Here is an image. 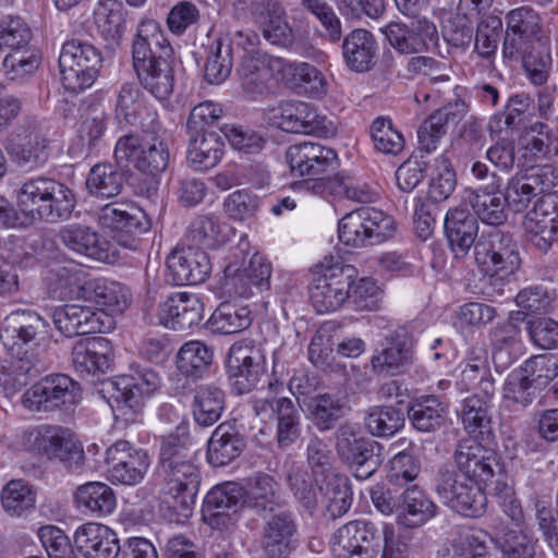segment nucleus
Wrapping results in <instances>:
<instances>
[{
	"instance_id": "nucleus-62",
	"label": "nucleus",
	"mask_w": 558,
	"mask_h": 558,
	"mask_svg": "<svg viewBox=\"0 0 558 558\" xmlns=\"http://www.w3.org/2000/svg\"><path fill=\"white\" fill-rule=\"evenodd\" d=\"M314 476L305 468L298 465H292L286 474V483L292 496L311 514L318 505L319 487Z\"/></svg>"
},
{
	"instance_id": "nucleus-4",
	"label": "nucleus",
	"mask_w": 558,
	"mask_h": 558,
	"mask_svg": "<svg viewBox=\"0 0 558 558\" xmlns=\"http://www.w3.org/2000/svg\"><path fill=\"white\" fill-rule=\"evenodd\" d=\"M111 386L116 420L135 424L143 421L145 403L159 390L161 377L151 367L131 364L130 373L118 376Z\"/></svg>"
},
{
	"instance_id": "nucleus-15",
	"label": "nucleus",
	"mask_w": 558,
	"mask_h": 558,
	"mask_svg": "<svg viewBox=\"0 0 558 558\" xmlns=\"http://www.w3.org/2000/svg\"><path fill=\"white\" fill-rule=\"evenodd\" d=\"M356 270L351 265L316 267L308 286L310 300L318 313H328L347 305L349 288L354 283Z\"/></svg>"
},
{
	"instance_id": "nucleus-51",
	"label": "nucleus",
	"mask_w": 558,
	"mask_h": 558,
	"mask_svg": "<svg viewBox=\"0 0 558 558\" xmlns=\"http://www.w3.org/2000/svg\"><path fill=\"white\" fill-rule=\"evenodd\" d=\"M94 23L106 48L114 50L121 45L126 22L120 4L99 1L94 11Z\"/></svg>"
},
{
	"instance_id": "nucleus-10",
	"label": "nucleus",
	"mask_w": 558,
	"mask_h": 558,
	"mask_svg": "<svg viewBox=\"0 0 558 558\" xmlns=\"http://www.w3.org/2000/svg\"><path fill=\"white\" fill-rule=\"evenodd\" d=\"M471 173L483 185L466 189L463 193L464 204L472 208L477 221L494 227L504 225L508 219V205L502 197L500 175L480 160L472 163Z\"/></svg>"
},
{
	"instance_id": "nucleus-59",
	"label": "nucleus",
	"mask_w": 558,
	"mask_h": 558,
	"mask_svg": "<svg viewBox=\"0 0 558 558\" xmlns=\"http://www.w3.org/2000/svg\"><path fill=\"white\" fill-rule=\"evenodd\" d=\"M158 134H150V140L142 142V151L136 158L135 169L142 174L161 178L170 163V150L168 143Z\"/></svg>"
},
{
	"instance_id": "nucleus-45",
	"label": "nucleus",
	"mask_w": 558,
	"mask_h": 558,
	"mask_svg": "<svg viewBox=\"0 0 558 558\" xmlns=\"http://www.w3.org/2000/svg\"><path fill=\"white\" fill-rule=\"evenodd\" d=\"M341 49L344 63L351 71L363 73L375 64L377 43L374 35L364 28L350 32L344 37Z\"/></svg>"
},
{
	"instance_id": "nucleus-40",
	"label": "nucleus",
	"mask_w": 558,
	"mask_h": 558,
	"mask_svg": "<svg viewBox=\"0 0 558 558\" xmlns=\"http://www.w3.org/2000/svg\"><path fill=\"white\" fill-rule=\"evenodd\" d=\"M404 410L411 426L426 434L439 430L445 426L448 416V404L435 395L411 398Z\"/></svg>"
},
{
	"instance_id": "nucleus-30",
	"label": "nucleus",
	"mask_w": 558,
	"mask_h": 558,
	"mask_svg": "<svg viewBox=\"0 0 558 558\" xmlns=\"http://www.w3.org/2000/svg\"><path fill=\"white\" fill-rule=\"evenodd\" d=\"M339 546L344 554L335 553L336 558H349L353 555L377 557L384 542V526L379 529L371 521L355 520L338 530ZM333 551H337L333 548Z\"/></svg>"
},
{
	"instance_id": "nucleus-60",
	"label": "nucleus",
	"mask_w": 558,
	"mask_h": 558,
	"mask_svg": "<svg viewBox=\"0 0 558 558\" xmlns=\"http://www.w3.org/2000/svg\"><path fill=\"white\" fill-rule=\"evenodd\" d=\"M233 48L219 36L206 48L205 78L210 84L225 82L233 68Z\"/></svg>"
},
{
	"instance_id": "nucleus-37",
	"label": "nucleus",
	"mask_w": 558,
	"mask_h": 558,
	"mask_svg": "<svg viewBox=\"0 0 558 558\" xmlns=\"http://www.w3.org/2000/svg\"><path fill=\"white\" fill-rule=\"evenodd\" d=\"M492 360L497 373L502 374L523 354L521 326L512 322H499L488 332Z\"/></svg>"
},
{
	"instance_id": "nucleus-12",
	"label": "nucleus",
	"mask_w": 558,
	"mask_h": 558,
	"mask_svg": "<svg viewBox=\"0 0 558 558\" xmlns=\"http://www.w3.org/2000/svg\"><path fill=\"white\" fill-rule=\"evenodd\" d=\"M82 399L81 385L66 374H50L22 396L23 405L35 412L70 414Z\"/></svg>"
},
{
	"instance_id": "nucleus-63",
	"label": "nucleus",
	"mask_w": 558,
	"mask_h": 558,
	"mask_svg": "<svg viewBox=\"0 0 558 558\" xmlns=\"http://www.w3.org/2000/svg\"><path fill=\"white\" fill-rule=\"evenodd\" d=\"M418 451L415 444L408 441V446L391 458L387 473L389 484L402 487L418 476L421 472Z\"/></svg>"
},
{
	"instance_id": "nucleus-42",
	"label": "nucleus",
	"mask_w": 558,
	"mask_h": 558,
	"mask_svg": "<svg viewBox=\"0 0 558 558\" xmlns=\"http://www.w3.org/2000/svg\"><path fill=\"white\" fill-rule=\"evenodd\" d=\"M534 99L530 94L521 92L511 94L501 109L495 111L488 119L487 130L490 137L506 131H518L534 113Z\"/></svg>"
},
{
	"instance_id": "nucleus-64",
	"label": "nucleus",
	"mask_w": 558,
	"mask_h": 558,
	"mask_svg": "<svg viewBox=\"0 0 558 558\" xmlns=\"http://www.w3.org/2000/svg\"><path fill=\"white\" fill-rule=\"evenodd\" d=\"M49 288L54 296L82 300L85 272L76 265L58 266L50 271Z\"/></svg>"
},
{
	"instance_id": "nucleus-48",
	"label": "nucleus",
	"mask_w": 558,
	"mask_h": 558,
	"mask_svg": "<svg viewBox=\"0 0 558 558\" xmlns=\"http://www.w3.org/2000/svg\"><path fill=\"white\" fill-rule=\"evenodd\" d=\"M252 324V312L247 305L236 302H221L205 324L214 335H234Z\"/></svg>"
},
{
	"instance_id": "nucleus-9",
	"label": "nucleus",
	"mask_w": 558,
	"mask_h": 558,
	"mask_svg": "<svg viewBox=\"0 0 558 558\" xmlns=\"http://www.w3.org/2000/svg\"><path fill=\"white\" fill-rule=\"evenodd\" d=\"M25 446L34 454L60 462L68 471L77 472L85 464V453L75 434L61 425H40L26 436Z\"/></svg>"
},
{
	"instance_id": "nucleus-7",
	"label": "nucleus",
	"mask_w": 558,
	"mask_h": 558,
	"mask_svg": "<svg viewBox=\"0 0 558 558\" xmlns=\"http://www.w3.org/2000/svg\"><path fill=\"white\" fill-rule=\"evenodd\" d=\"M104 57L95 45L73 37L63 43L59 68L63 87L78 94L93 86L100 74Z\"/></svg>"
},
{
	"instance_id": "nucleus-47",
	"label": "nucleus",
	"mask_w": 558,
	"mask_h": 558,
	"mask_svg": "<svg viewBox=\"0 0 558 558\" xmlns=\"http://www.w3.org/2000/svg\"><path fill=\"white\" fill-rule=\"evenodd\" d=\"M225 154L223 136L219 133L189 135L186 163L195 171H207L216 167Z\"/></svg>"
},
{
	"instance_id": "nucleus-26",
	"label": "nucleus",
	"mask_w": 558,
	"mask_h": 558,
	"mask_svg": "<svg viewBox=\"0 0 558 558\" xmlns=\"http://www.w3.org/2000/svg\"><path fill=\"white\" fill-rule=\"evenodd\" d=\"M244 511L262 519L284 506L280 483L266 472H254L241 485Z\"/></svg>"
},
{
	"instance_id": "nucleus-5",
	"label": "nucleus",
	"mask_w": 558,
	"mask_h": 558,
	"mask_svg": "<svg viewBox=\"0 0 558 558\" xmlns=\"http://www.w3.org/2000/svg\"><path fill=\"white\" fill-rule=\"evenodd\" d=\"M537 541L522 531L509 530L493 537L483 530L460 533L450 542L457 558H484L500 553L504 558H534Z\"/></svg>"
},
{
	"instance_id": "nucleus-57",
	"label": "nucleus",
	"mask_w": 558,
	"mask_h": 558,
	"mask_svg": "<svg viewBox=\"0 0 558 558\" xmlns=\"http://www.w3.org/2000/svg\"><path fill=\"white\" fill-rule=\"evenodd\" d=\"M490 408V404L480 399L478 393H473L461 400L457 412L469 436H482L484 433H494Z\"/></svg>"
},
{
	"instance_id": "nucleus-39",
	"label": "nucleus",
	"mask_w": 558,
	"mask_h": 558,
	"mask_svg": "<svg viewBox=\"0 0 558 558\" xmlns=\"http://www.w3.org/2000/svg\"><path fill=\"white\" fill-rule=\"evenodd\" d=\"M82 300L94 303L104 313H123L130 304V291L122 283L104 278H87L82 289Z\"/></svg>"
},
{
	"instance_id": "nucleus-53",
	"label": "nucleus",
	"mask_w": 558,
	"mask_h": 558,
	"mask_svg": "<svg viewBox=\"0 0 558 558\" xmlns=\"http://www.w3.org/2000/svg\"><path fill=\"white\" fill-rule=\"evenodd\" d=\"M276 446L286 451L295 445L302 435L301 413L290 398L280 397L276 404Z\"/></svg>"
},
{
	"instance_id": "nucleus-25",
	"label": "nucleus",
	"mask_w": 558,
	"mask_h": 558,
	"mask_svg": "<svg viewBox=\"0 0 558 558\" xmlns=\"http://www.w3.org/2000/svg\"><path fill=\"white\" fill-rule=\"evenodd\" d=\"M556 175L551 166L532 168L525 173H515L506 183L502 197L514 213L525 210L531 202L555 186Z\"/></svg>"
},
{
	"instance_id": "nucleus-17",
	"label": "nucleus",
	"mask_w": 558,
	"mask_h": 558,
	"mask_svg": "<svg viewBox=\"0 0 558 558\" xmlns=\"http://www.w3.org/2000/svg\"><path fill=\"white\" fill-rule=\"evenodd\" d=\"M506 25L502 40V57L512 60L527 49L542 45L544 38L543 17L530 5L508 11L502 19Z\"/></svg>"
},
{
	"instance_id": "nucleus-61",
	"label": "nucleus",
	"mask_w": 558,
	"mask_h": 558,
	"mask_svg": "<svg viewBox=\"0 0 558 558\" xmlns=\"http://www.w3.org/2000/svg\"><path fill=\"white\" fill-rule=\"evenodd\" d=\"M325 486L319 490L327 500L325 517L336 520L344 515L352 505V490L349 478L340 474H330L325 477Z\"/></svg>"
},
{
	"instance_id": "nucleus-8",
	"label": "nucleus",
	"mask_w": 558,
	"mask_h": 558,
	"mask_svg": "<svg viewBox=\"0 0 558 558\" xmlns=\"http://www.w3.org/2000/svg\"><path fill=\"white\" fill-rule=\"evenodd\" d=\"M396 229L392 216L381 209L363 206L339 220L338 238L347 246L367 247L391 239Z\"/></svg>"
},
{
	"instance_id": "nucleus-52",
	"label": "nucleus",
	"mask_w": 558,
	"mask_h": 558,
	"mask_svg": "<svg viewBox=\"0 0 558 558\" xmlns=\"http://www.w3.org/2000/svg\"><path fill=\"white\" fill-rule=\"evenodd\" d=\"M51 177L38 175L25 180L16 195V205L32 221L43 220L47 211V194Z\"/></svg>"
},
{
	"instance_id": "nucleus-31",
	"label": "nucleus",
	"mask_w": 558,
	"mask_h": 558,
	"mask_svg": "<svg viewBox=\"0 0 558 558\" xmlns=\"http://www.w3.org/2000/svg\"><path fill=\"white\" fill-rule=\"evenodd\" d=\"M268 121L284 132L313 134L324 128L325 117L319 116L311 104L286 100L269 110Z\"/></svg>"
},
{
	"instance_id": "nucleus-22",
	"label": "nucleus",
	"mask_w": 558,
	"mask_h": 558,
	"mask_svg": "<svg viewBox=\"0 0 558 558\" xmlns=\"http://www.w3.org/2000/svg\"><path fill=\"white\" fill-rule=\"evenodd\" d=\"M286 159L293 175L308 180H322L339 167L337 151L316 142H302L289 146Z\"/></svg>"
},
{
	"instance_id": "nucleus-33",
	"label": "nucleus",
	"mask_w": 558,
	"mask_h": 558,
	"mask_svg": "<svg viewBox=\"0 0 558 558\" xmlns=\"http://www.w3.org/2000/svg\"><path fill=\"white\" fill-rule=\"evenodd\" d=\"M468 111V104L460 97L433 111L417 130L420 149L425 153L434 151L446 135L448 126L458 124Z\"/></svg>"
},
{
	"instance_id": "nucleus-56",
	"label": "nucleus",
	"mask_w": 558,
	"mask_h": 558,
	"mask_svg": "<svg viewBox=\"0 0 558 558\" xmlns=\"http://www.w3.org/2000/svg\"><path fill=\"white\" fill-rule=\"evenodd\" d=\"M124 174L110 162L92 167L86 178V189L92 196L111 198L118 196L124 185Z\"/></svg>"
},
{
	"instance_id": "nucleus-24",
	"label": "nucleus",
	"mask_w": 558,
	"mask_h": 558,
	"mask_svg": "<svg viewBox=\"0 0 558 558\" xmlns=\"http://www.w3.org/2000/svg\"><path fill=\"white\" fill-rule=\"evenodd\" d=\"M48 138L35 124L22 126L5 142L4 148L12 163L31 172L44 167L49 159Z\"/></svg>"
},
{
	"instance_id": "nucleus-49",
	"label": "nucleus",
	"mask_w": 558,
	"mask_h": 558,
	"mask_svg": "<svg viewBox=\"0 0 558 558\" xmlns=\"http://www.w3.org/2000/svg\"><path fill=\"white\" fill-rule=\"evenodd\" d=\"M535 378L522 371L520 365L508 374L501 391V405L509 411H523L531 407L537 397Z\"/></svg>"
},
{
	"instance_id": "nucleus-32",
	"label": "nucleus",
	"mask_w": 558,
	"mask_h": 558,
	"mask_svg": "<svg viewBox=\"0 0 558 558\" xmlns=\"http://www.w3.org/2000/svg\"><path fill=\"white\" fill-rule=\"evenodd\" d=\"M158 318L167 328L187 331L198 326L204 318V303L196 294L174 293L160 303Z\"/></svg>"
},
{
	"instance_id": "nucleus-35",
	"label": "nucleus",
	"mask_w": 558,
	"mask_h": 558,
	"mask_svg": "<svg viewBox=\"0 0 558 558\" xmlns=\"http://www.w3.org/2000/svg\"><path fill=\"white\" fill-rule=\"evenodd\" d=\"M72 547V558L78 555L84 558H118L121 550L116 533L105 525L94 523L76 530Z\"/></svg>"
},
{
	"instance_id": "nucleus-55",
	"label": "nucleus",
	"mask_w": 558,
	"mask_h": 558,
	"mask_svg": "<svg viewBox=\"0 0 558 558\" xmlns=\"http://www.w3.org/2000/svg\"><path fill=\"white\" fill-rule=\"evenodd\" d=\"M404 402L399 400L398 407L376 405L372 407L364 416V425L367 432L376 437H391L405 424V413L401 408Z\"/></svg>"
},
{
	"instance_id": "nucleus-34",
	"label": "nucleus",
	"mask_w": 558,
	"mask_h": 558,
	"mask_svg": "<svg viewBox=\"0 0 558 558\" xmlns=\"http://www.w3.org/2000/svg\"><path fill=\"white\" fill-rule=\"evenodd\" d=\"M72 365L82 375L107 373L113 361L111 341L105 337H86L74 342L72 347Z\"/></svg>"
},
{
	"instance_id": "nucleus-20",
	"label": "nucleus",
	"mask_w": 558,
	"mask_h": 558,
	"mask_svg": "<svg viewBox=\"0 0 558 558\" xmlns=\"http://www.w3.org/2000/svg\"><path fill=\"white\" fill-rule=\"evenodd\" d=\"M389 45L400 54L426 53L438 41L437 27L428 19L391 21L381 28Z\"/></svg>"
},
{
	"instance_id": "nucleus-50",
	"label": "nucleus",
	"mask_w": 558,
	"mask_h": 558,
	"mask_svg": "<svg viewBox=\"0 0 558 558\" xmlns=\"http://www.w3.org/2000/svg\"><path fill=\"white\" fill-rule=\"evenodd\" d=\"M192 415L199 427H210L217 423L226 408L225 391L215 385H201L195 389Z\"/></svg>"
},
{
	"instance_id": "nucleus-27",
	"label": "nucleus",
	"mask_w": 558,
	"mask_h": 558,
	"mask_svg": "<svg viewBox=\"0 0 558 558\" xmlns=\"http://www.w3.org/2000/svg\"><path fill=\"white\" fill-rule=\"evenodd\" d=\"M166 281L173 286H195L211 272L209 255L191 245L173 250L166 259Z\"/></svg>"
},
{
	"instance_id": "nucleus-44",
	"label": "nucleus",
	"mask_w": 558,
	"mask_h": 558,
	"mask_svg": "<svg viewBox=\"0 0 558 558\" xmlns=\"http://www.w3.org/2000/svg\"><path fill=\"white\" fill-rule=\"evenodd\" d=\"M282 59H268L266 54H242L238 73L243 89L250 94L262 95L269 92L272 70H281Z\"/></svg>"
},
{
	"instance_id": "nucleus-18",
	"label": "nucleus",
	"mask_w": 558,
	"mask_h": 558,
	"mask_svg": "<svg viewBox=\"0 0 558 558\" xmlns=\"http://www.w3.org/2000/svg\"><path fill=\"white\" fill-rule=\"evenodd\" d=\"M413 363V336L403 326L389 330L371 357L372 372L384 377L402 375Z\"/></svg>"
},
{
	"instance_id": "nucleus-46",
	"label": "nucleus",
	"mask_w": 558,
	"mask_h": 558,
	"mask_svg": "<svg viewBox=\"0 0 558 558\" xmlns=\"http://www.w3.org/2000/svg\"><path fill=\"white\" fill-rule=\"evenodd\" d=\"M401 509L397 523L408 529L424 525L437 513L436 504L417 485H412L401 493Z\"/></svg>"
},
{
	"instance_id": "nucleus-58",
	"label": "nucleus",
	"mask_w": 558,
	"mask_h": 558,
	"mask_svg": "<svg viewBox=\"0 0 558 558\" xmlns=\"http://www.w3.org/2000/svg\"><path fill=\"white\" fill-rule=\"evenodd\" d=\"M77 507L97 515L111 513L117 505L113 489L102 482H88L76 488Z\"/></svg>"
},
{
	"instance_id": "nucleus-16",
	"label": "nucleus",
	"mask_w": 558,
	"mask_h": 558,
	"mask_svg": "<svg viewBox=\"0 0 558 558\" xmlns=\"http://www.w3.org/2000/svg\"><path fill=\"white\" fill-rule=\"evenodd\" d=\"M462 477L453 468H439L435 477V490L453 511L470 518L485 512L486 494L482 486Z\"/></svg>"
},
{
	"instance_id": "nucleus-36",
	"label": "nucleus",
	"mask_w": 558,
	"mask_h": 558,
	"mask_svg": "<svg viewBox=\"0 0 558 558\" xmlns=\"http://www.w3.org/2000/svg\"><path fill=\"white\" fill-rule=\"evenodd\" d=\"M59 239L65 247L88 258L110 263L114 257L110 242L88 226H64L59 231Z\"/></svg>"
},
{
	"instance_id": "nucleus-21",
	"label": "nucleus",
	"mask_w": 558,
	"mask_h": 558,
	"mask_svg": "<svg viewBox=\"0 0 558 558\" xmlns=\"http://www.w3.org/2000/svg\"><path fill=\"white\" fill-rule=\"evenodd\" d=\"M105 462L112 484L135 486L144 480L150 459L146 450L120 439L107 448Z\"/></svg>"
},
{
	"instance_id": "nucleus-11",
	"label": "nucleus",
	"mask_w": 558,
	"mask_h": 558,
	"mask_svg": "<svg viewBox=\"0 0 558 558\" xmlns=\"http://www.w3.org/2000/svg\"><path fill=\"white\" fill-rule=\"evenodd\" d=\"M474 257L492 284L513 276L521 266L517 241L498 229L481 234L474 245Z\"/></svg>"
},
{
	"instance_id": "nucleus-6",
	"label": "nucleus",
	"mask_w": 558,
	"mask_h": 558,
	"mask_svg": "<svg viewBox=\"0 0 558 558\" xmlns=\"http://www.w3.org/2000/svg\"><path fill=\"white\" fill-rule=\"evenodd\" d=\"M457 472L475 484L487 485L494 477L505 478L504 463L495 433L460 439L453 452Z\"/></svg>"
},
{
	"instance_id": "nucleus-38",
	"label": "nucleus",
	"mask_w": 558,
	"mask_h": 558,
	"mask_svg": "<svg viewBox=\"0 0 558 558\" xmlns=\"http://www.w3.org/2000/svg\"><path fill=\"white\" fill-rule=\"evenodd\" d=\"M234 235V229L213 213L197 215L186 227L184 238L189 245L202 248L216 250Z\"/></svg>"
},
{
	"instance_id": "nucleus-43",
	"label": "nucleus",
	"mask_w": 558,
	"mask_h": 558,
	"mask_svg": "<svg viewBox=\"0 0 558 558\" xmlns=\"http://www.w3.org/2000/svg\"><path fill=\"white\" fill-rule=\"evenodd\" d=\"M51 317L56 328L69 338L101 331L102 323L89 306L65 304L57 307Z\"/></svg>"
},
{
	"instance_id": "nucleus-13",
	"label": "nucleus",
	"mask_w": 558,
	"mask_h": 558,
	"mask_svg": "<svg viewBox=\"0 0 558 558\" xmlns=\"http://www.w3.org/2000/svg\"><path fill=\"white\" fill-rule=\"evenodd\" d=\"M335 449L339 459L360 481L373 476L381 465L380 444L364 436L355 424L344 423L337 428Z\"/></svg>"
},
{
	"instance_id": "nucleus-41",
	"label": "nucleus",
	"mask_w": 558,
	"mask_h": 558,
	"mask_svg": "<svg viewBox=\"0 0 558 558\" xmlns=\"http://www.w3.org/2000/svg\"><path fill=\"white\" fill-rule=\"evenodd\" d=\"M444 232L454 255L463 257L476 243L478 222L468 208H450L445 216Z\"/></svg>"
},
{
	"instance_id": "nucleus-23",
	"label": "nucleus",
	"mask_w": 558,
	"mask_h": 558,
	"mask_svg": "<svg viewBox=\"0 0 558 558\" xmlns=\"http://www.w3.org/2000/svg\"><path fill=\"white\" fill-rule=\"evenodd\" d=\"M241 496V485L238 483L225 482L214 486L203 500L202 517L204 522L218 530L233 525L240 514L246 513Z\"/></svg>"
},
{
	"instance_id": "nucleus-29",
	"label": "nucleus",
	"mask_w": 558,
	"mask_h": 558,
	"mask_svg": "<svg viewBox=\"0 0 558 558\" xmlns=\"http://www.w3.org/2000/svg\"><path fill=\"white\" fill-rule=\"evenodd\" d=\"M247 447L245 427L238 420L220 423L211 433L206 449V460L214 468L229 465L242 456Z\"/></svg>"
},
{
	"instance_id": "nucleus-28",
	"label": "nucleus",
	"mask_w": 558,
	"mask_h": 558,
	"mask_svg": "<svg viewBox=\"0 0 558 558\" xmlns=\"http://www.w3.org/2000/svg\"><path fill=\"white\" fill-rule=\"evenodd\" d=\"M227 376L233 393L251 392L265 374V360L259 350L233 344L226 363Z\"/></svg>"
},
{
	"instance_id": "nucleus-54",
	"label": "nucleus",
	"mask_w": 558,
	"mask_h": 558,
	"mask_svg": "<svg viewBox=\"0 0 558 558\" xmlns=\"http://www.w3.org/2000/svg\"><path fill=\"white\" fill-rule=\"evenodd\" d=\"M213 359V349L201 341H189L180 348L175 365L182 376L195 381L208 374Z\"/></svg>"
},
{
	"instance_id": "nucleus-3",
	"label": "nucleus",
	"mask_w": 558,
	"mask_h": 558,
	"mask_svg": "<svg viewBox=\"0 0 558 558\" xmlns=\"http://www.w3.org/2000/svg\"><path fill=\"white\" fill-rule=\"evenodd\" d=\"M11 342H4L10 360L0 362V374L32 375L39 362V348L50 337V324L33 311H17L9 317Z\"/></svg>"
},
{
	"instance_id": "nucleus-1",
	"label": "nucleus",
	"mask_w": 558,
	"mask_h": 558,
	"mask_svg": "<svg viewBox=\"0 0 558 558\" xmlns=\"http://www.w3.org/2000/svg\"><path fill=\"white\" fill-rule=\"evenodd\" d=\"M156 481L160 486L162 504L173 512L170 520L180 521L192 515L202 483L192 450L190 426L180 423L174 432L159 438Z\"/></svg>"
},
{
	"instance_id": "nucleus-19",
	"label": "nucleus",
	"mask_w": 558,
	"mask_h": 558,
	"mask_svg": "<svg viewBox=\"0 0 558 558\" xmlns=\"http://www.w3.org/2000/svg\"><path fill=\"white\" fill-rule=\"evenodd\" d=\"M113 119L120 126H136L146 134H157L162 129L157 110L146 104L140 86L133 82L123 83L116 92Z\"/></svg>"
},
{
	"instance_id": "nucleus-14",
	"label": "nucleus",
	"mask_w": 558,
	"mask_h": 558,
	"mask_svg": "<svg viewBox=\"0 0 558 558\" xmlns=\"http://www.w3.org/2000/svg\"><path fill=\"white\" fill-rule=\"evenodd\" d=\"M98 223L118 245L131 251L141 247L143 235L151 229V221L141 207L119 202L100 208Z\"/></svg>"
},
{
	"instance_id": "nucleus-2",
	"label": "nucleus",
	"mask_w": 558,
	"mask_h": 558,
	"mask_svg": "<svg viewBox=\"0 0 558 558\" xmlns=\"http://www.w3.org/2000/svg\"><path fill=\"white\" fill-rule=\"evenodd\" d=\"M132 65L140 85L158 100H168L174 88L173 48L160 24L145 20L132 41Z\"/></svg>"
}]
</instances>
